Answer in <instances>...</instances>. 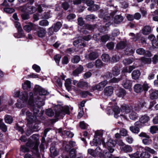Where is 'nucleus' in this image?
I'll return each instance as SVG.
<instances>
[{"label": "nucleus", "mask_w": 158, "mask_h": 158, "mask_svg": "<svg viewBox=\"0 0 158 158\" xmlns=\"http://www.w3.org/2000/svg\"><path fill=\"white\" fill-rule=\"evenodd\" d=\"M150 119L149 117L147 114H145L141 116L139 122H141V124L142 123H145L148 122Z\"/></svg>", "instance_id": "25"}, {"label": "nucleus", "mask_w": 158, "mask_h": 158, "mask_svg": "<svg viewBox=\"0 0 158 158\" xmlns=\"http://www.w3.org/2000/svg\"><path fill=\"white\" fill-rule=\"evenodd\" d=\"M126 94V91L123 89H119L117 93V95L119 97L123 98Z\"/></svg>", "instance_id": "40"}, {"label": "nucleus", "mask_w": 158, "mask_h": 158, "mask_svg": "<svg viewBox=\"0 0 158 158\" xmlns=\"http://www.w3.org/2000/svg\"><path fill=\"white\" fill-rule=\"evenodd\" d=\"M118 11V8L117 6H114L112 5H110L107 8V12L112 16H114Z\"/></svg>", "instance_id": "11"}, {"label": "nucleus", "mask_w": 158, "mask_h": 158, "mask_svg": "<svg viewBox=\"0 0 158 158\" xmlns=\"http://www.w3.org/2000/svg\"><path fill=\"white\" fill-rule=\"evenodd\" d=\"M129 117L130 119L132 120H135L137 118L138 116V114L132 110L129 113Z\"/></svg>", "instance_id": "34"}, {"label": "nucleus", "mask_w": 158, "mask_h": 158, "mask_svg": "<svg viewBox=\"0 0 158 158\" xmlns=\"http://www.w3.org/2000/svg\"><path fill=\"white\" fill-rule=\"evenodd\" d=\"M123 20V18L121 15H116L114 18V21L116 24H119Z\"/></svg>", "instance_id": "23"}, {"label": "nucleus", "mask_w": 158, "mask_h": 158, "mask_svg": "<svg viewBox=\"0 0 158 158\" xmlns=\"http://www.w3.org/2000/svg\"><path fill=\"white\" fill-rule=\"evenodd\" d=\"M112 155L109 152H104V153L103 154L102 156L104 158H112Z\"/></svg>", "instance_id": "64"}, {"label": "nucleus", "mask_w": 158, "mask_h": 158, "mask_svg": "<svg viewBox=\"0 0 158 158\" xmlns=\"http://www.w3.org/2000/svg\"><path fill=\"white\" fill-rule=\"evenodd\" d=\"M73 45L74 46L80 48L85 47L86 44L82 39H77L73 42Z\"/></svg>", "instance_id": "12"}, {"label": "nucleus", "mask_w": 158, "mask_h": 158, "mask_svg": "<svg viewBox=\"0 0 158 158\" xmlns=\"http://www.w3.org/2000/svg\"><path fill=\"white\" fill-rule=\"evenodd\" d=\"M101 141L99 138H96L94 139L90 144L91 146H98L101 144Z\"/></svg>", "instance_id": "30"}, {"label": "nucleus", "mask_w": 158, "mask_h": 158, "mask_svg": "<svg viewBox=\"0 0 158 158\" xmlns=\"http://www.w3.org/2000/svg\"><path fill=\"white\" fill-rule=\"evenodd\" d=\"M132 110V107L127 105H123L121 107V111L125 114L129 113Z\"/></svg>", "instance_id": "15"}, {"label": "nucleus", "mask_w": 158, "mask_h": 158, "mask_svg": "<svg viewBox=\"0 0 158 158\" xmlns=\"http://www.w3.org/2000/svg\"><path fill=\"white\" fill-rule=\"evenodd\" d=\"M136 52L137 54L139 55H145L148 57H150L152 56V54L149 51H146L143 48H142L137 49L136 50Z\"/></svg>", "instance_id": "16"}, {"label": "nucleus", "mask_w": 158, "mask_h": 158, "mask_svg": "<svg viewBox=\"0 0 158 158\" xmlns=\"http://www.w3.org/2000/svg\"><path fill=\"white\" fill-rule=\"evenodd\" d=\"M33 145L32 144L31 142H28L26 143V146L23 145L21 146V150L23 152H28L29 151V149L28 147L29 148H32Z\"/></svg>", "instance_id": "19"}, {"label": "nucleus", "mask_w": 158, "mask_h": 158, "mask_svg": "<svg viewBox=\"0 0 158 158\" xmlns=\"http://www.w3.org/2000/svg\"><path fill=\"white\" fill-rule=\"evenodd\" d=\"M76 150L72 149L69 152V156L71 158H75L76 157Z\"/></svg>", "instance_id": "58"}, {"label": "nucleus", "mask_w": 158, "mask_h": 158, "mask_svg": "<svg viewBox=\"0 0 158 158\" xmlns=\"http://www.w3.org/2000/svg\"><path fill=\"white\" fill-rule=\"evenodd\" d=\"M144 150L145 151L143 152L140 154V157L141 158H150V155L147 152H148L152 154H154L156 153V151L153 149L148 147H145Z\"/></svg>", "instance_id": "5"}, {"label": "nucleus", "mask_w": 158, "mask_h": 158, "mask_svg": "<svg viewBox=\"0 0 158 158\" xmlns=\"http://www.w3.org/2000/svg\"><path fill=\"white\" fill-rule=\"evenodd\" d=\"M77 86L80 88L87 89L89 86V85L87 82L80 81L77 83Z\"/></svg>", "instance_id": "26"}, {"label": "nucleus", "mask_w": 158, "mask_h": 158, "mask_svg": "<svg viewBox=\"0 0 158 158\" xmlns=\"http://www.w3.org/2000/svg\"><path fill=\"white\" fill-rule=\"evenodd\" d=\"M28 98V95L27 92L21 93L19 99L17 100V102L15 104L16 107L19 109L24 107L27 103Z\"/></svg>", "instance_id": "3"}, {"label": "nucleus", "mask_w": 158, "mask_h": 158, "mask_svg": "<svg viewBox=\"0 0 158 158\" xmlns=\"http://www.w3.org/2000/svg\"><path fill=\"white\" fill-rule=\"evenodd\" d=\"M55 145L56 143L55 142H53L51 145L50 150L52 157H55L58 154V152L55 148Z\"/></svg>", "instance_id": "17"}, {"label": "nucleus", "mask_w": 158, "mask_h": 158, "mask_svg": "<svg viewBox=\"0 0 158 158\" xmlns=\"http://www.w3.org/2000/svg\"><path fill=\"white\" fill-rule=\"evenodd\" d=\"M110 37V35L106 34L102 36L101 37V40L103 43H105L109 39Z\"/></svg>", "instance_id": "46"}, {"label": "nucleus", "mask_w": 158, "mask_h": 158, "mask_svg": "<svg viewBox=\"0 0 158 158\" xmlns=\"http://www.w3.org/2000/svg\"><path fill=\"white\" fill-rule=\"evenodd\" d=\"M95 19V16L93 14L87 15L85 18V19L87 21L94 20Z\"/></svg>", "instance_id": "61"}, {"label": "nucleus", "mask_w": 158, "mask_h": 158, "mask_svg": "<svg viewBox=\"0 0 158 158\" xmlns=\"http://www.w3.org/2000/svg\"><path fill=\"white\" fill-rule=\"evenodd\" d=\"M62 24L60 22H58L54 24V26H52L49 28V33L52 34L53 31L57 32L60 28Z\"/></svg>", "instance_id": "9"}, {"label": "nucleus", "mask_w": 158, "mask_h": 158, "mask_svg": "<svg viewBox=\"0 0 158 158\" xmlns=\"http://www.w3.org/2000/svg\"><path fill=\"white\" fill-rule=\"evenodd\" d=\"M141 122L137 121L135 122V125L130 127V130L133 133L138 134L140 131V128L141 127Z\"/></svg>", "instance_id": "8"}, {"label": "nucleus", "mask_w": 158, "mask_h": 158, "mask_svg": "<svg viewBox=\"0 0 158 158\" xmlns=\"http://www.w3.org/2000/svg\"><path fill=\"white\" fill-rule=\"evenodd\" d=\"M126 46L127 44L126 42L124 41H121L117 44L116 48L118 49H124Z\"/></svg>", "instance_id": "31"}, {"label": "nucleus", "mask_w": 158, "mask_h": 158, "mask_svg": "<svg viewBox=\"0 0 158 158\" xmlns=\"http://www.w3.org/2000/svg\"><path fill=\"white\" fill-rule=\"evenodd\" d=\"M122 84L123 86L126 89H128L130 91L131 89L132 83L131 81L128 79L127 78H125L123 80Z\"/></svg>", "instance_id": "14"}, {"label": "nucleus", "mask_w": 158, "mask_h": 158, "mask_svg": "<svg viewBox=\"0 0 158 158\" xmlns=\"http://www.w3.org/2000/svg\"><path fill=\"white\" fill-rule=\"evenodd\" d=\"M35 33L39 37L42 38L45 37L47 32L45 28L39 27L37 29Z\"/></svg>", "instance_id": "10"}, {"label": "nucleus", "mask_w": 158, "mask_h": 158, "mask_svg": "<svg viewBox=\"0 0 158 158\" xmlns=\"http://www.w3.org/2000/svg\"><path fill=\"white\" fill-rule=\"evenodd\" d=\"M26 114L27 117V120L29 123L31 124L34 122L36 119L37 114H35L34 113L32 114L27 109L24 108L22 110L21 114L24 115Z\"/></svg>", "instance_id": "4"}, {"label": "nucleus", "mask_w": 158, "mask_h": 158, "mask_svg": "<svg viewBox=\"0 0 158 158\" xmlns=\"http://www.w3.org/2000/svg\"><path fill=\"white\" fill-rule=\"evenodd\" d=\"M33 24H26L23 26V28L24 30L27 32H30L32 29Z\"/></svg>", "instance_id": "49"}, {"label": "nucleus", "mask_w": 158, "mask_h": 158, "mask_svg": "<svg viewBox=\"0 0 158 158\" xmlns=\"http://www.w3.org/2000/svg\"><path fill=\"white\" fill-rule=\"evenodd\" d=\"M99 55L98 52L94 51L90 52L89 54L86 55L85 57L87 59L93 60L96 59Z\"/></svg>", "instance_id": "13"}, {"label": "nucleus", "mask_w": 158, "mask_h": 158, "mask_svg": "<svg viewBox=\"0 0 158 158\" xmlns=\"http://www.w3.org/2000/svg\"><path fill=\"white\" fill-rule=\"evenodd\" d=\"M148 88V85L146 83L143 85L140 84H135L134 87L135 91L137 93H139L143 90L147 91Z\"/></svg>", "instance_id": "6"}, {"label": "nucleus", "mask_w": 158, "mask_h": 158, "mask_svg": "<svg viewBox=\"0 0 158 158\" xmlns=\"http://www.w3.org/2000/svg\"><path fill=\"white\" fill-rule=\"evenodd\" d=\"M140 72L138 70H134L132 73L131 76L133 79L136 80L138 79L140 75Z\"/></svg>", "instance_id": "27"}, {"label": "nucleus", "mask_w": 158, "mask_h": 158, "mask_svg": "<svg viewBox=\"0 0 158 158\" xmlns=\"http://www.w3.org/2000/svg\"><path fill=\"white\" fill-rule=\"evenodd\" d=\"M116 144L115 141L112 140V139H110L106 143V145L109 147H113L115 146Z\"/></svg>", "instance_id": "42"}, {"label": "nucleus", "mask_w": 158, "mask_h": 158, "mask_svg": "<svg viewBox=\"0 0 158 158\" xmlns=\"http://www.w3.org/2000/svg\"><path fill=\"white\" fill-rule=\"evenodd\" d=\"M103 20L106 27H109L112 23L111 18L108 16H105L103 18Z\"/></svg>", "instance_id": "20"}, {"label": "nucleus", "mask_w": 158, "mask_h": 158, "mask_svg": "<svg viewBox=\"0 0 158 158\" xmlns=\"http://www.w3.org/2000/svg\"><path fill=\"white\" fill-rule=\"evenodd\" d=\"M39 24L41 26L45 27L49 25V22L46 20H42L39 22Z\"/></svg>", "instance_id": "54"}, {"label": "nucleus", "mask_w": 158, "mask_h": 158, "mask_svg": "<svg viewBox=\"0 0 158 158\" xmlns=\"http://www.w3.org/2000/svg\"><path fill=\"white\" fill-rule=\"evenodd\" d=\"M112 72L113 75L117 76L120 74V70L119 67L117 66H115L113 68Z\"/></svg>", "instance_id": "41"}, {"label": "nucleus", "mask_w": 158, "mask_h": 158, "mask_svg": "<svg viewBox=\"0 0 158 158\" xmlns=\"http://www.w3.org/2000/svg\"><path fill=\"white\" fill-rule=\"evenodd\" d=\"M140 60L143 63L145 64H150L151 61V58H146L144 57H141Z\"/></svg>", "instance_id": "43"}, {"label": "nucleus", "mask_w": 158, "mask_h": 158, "mask_svg": "<svg viewBox=\"0 0 158 158\" xmlns=\"http://www.w3.org/2000/svg\"><path fill=\"white\" fill-rule=\"evenodd\" d=\"M152 29L151 27L148 25L144 26L142 30V33L145 35L150 34L152 31Z\"/></svg>", "instance_id": "21"}, {"label": "nucleus", "mask_w": 158, "mask_h": 158, "mask_svg": "<svg viewBox=\"0 0 158 158\" xmlns=\"http://www.w3.org/2000/svg\"><path fill=\"white\" fill-rule=\"evenodd\" d=\"M146 103L143 100H141L138 105V107L137 106H135V110H139L144 106L146 107Z\"/></svg>", "instance_id": "29"}, {"label": "nucleus", "mask_w": 158, "mask_h": 158, "mask_svg": "<svg viewBox=\"0 0 158 158\" xmlns=\"http://www.w3.org/2000/svg\"><path fill=\"white\" fill-rule=\"evenodd\" d=\"M80 59L81 58L80 56L76 55L73 56L71 60V61L73 63H77L80 61Z\"/></svg>", "instance_id": "53"}, {"label": "nucleus", "mask_w": 158, "mask_h": 158, "mask_svg": "<svg viewBox=\"0 0 158 158\" xmlns=\"http://www.w3.org/2000/svg\"><path fill=\"white\" fill-rule=\"evenodd\" d=\"M3 10L7 14H11L14 12L15 11L14 9L8 7H6L4 8Z\"/></svg>", "instance_id": "56"}, {"label": "nucleus", "mask_w": 158, "mask_h": 158, "mask_svg": "<svg viewBox=\"0 0 158 158\" xmlns=\"http://www.w3.org/2000/svg\"><path fill=\"white\" fill-rule=\"evenodd\" d=\"M94 153L96 156H98L101 157H102L103 152L100 147H98L95 149Z\"/></svg>", "instance_id": "32"}, {"label": "nucleus", "mask_w": 158, "mask_h": 158, "mask_svg": "<svg viewBox=\"0 0 158 158\" xmlns=\"http://www.w3.org/2000/svg\"><path fill=\"white\" fill-rule=\"evenodd\" d=\"M5 121L6 123L10 124L13 122V118L12 117L9 115H6L5 118Z\"/></svg>", "instance_id": "44"}, {"label": "nucleus", "mask_w": 158, "mask_h": 158, "mask_svg": "<svg viewBox=\"0 0 158 158\" xmlns=\"http://www.w3.org/2000/svg\"><path fill=\"white\" fill-rule=\"evenodd\" d=\"M64 134H66V136L69 138H72L74 135V134L70 131H64Z\"/></svg>", "instance_id": "63"}, {"label": "nucleus", "mask_w": 158, "mask_h": 158, "mask_svg": "<svg viewBox=\"0 0 158 158\" xmlns=\"http://www.w3.org/2000/svg\"><path fill=\"white\" fill-rule=\"evenodd\" d=\"M18 33H15L14 35V36L15 38H19L25 37L22 28H19V30H18Z\"/></svg>", "instance_id": "28"}, {"label": "nucleus", "mask_w": 158, "mask_h": 158, "mask_svg": "<svg viewBox=\"0 0 158 158\" xmlns=\"http://www.w3.org/2000/svg\"><path fill=\"white\" fill-rule=\"evenodd\" d=\"M35 93H38L40 96H44L49 94L48 92L38 85H36L34 89Z\"/></svg>", "instance_id": "7"}, {"label": "nucleus", "mask_w": 158, "mask_h": 158, "mask_svg": "<svg viewBox=\"0 0 158 158\" xmlns=\"http://www.w3.org/2000/svg\"><path fill=\"white\" fill-rule=\"evenodd\" d=\"M95 65L97 68H101L103 65V63L101 60L98 59L95 61Z\"/></svg>", "instance_id": "55"}, {"label": "nucleus", "mask_w": 158, "mask_h": 158, "mask_svg": "<svg viewBox=\"0 0 158 158\" xmlns=\"http://www.w3.org/2000/svg\"><path fill=\"white\" fill-rule=\"evenodd\" d=\"M82 1L84 3L86 4L87 6L89 7L94 4V2L91 0H83Z\"/></svg>", "instance_id": "60"}, {"label": "nucleus", "mask_w": 158, "mask_h": 158, "mask_svg": "<svg viewBox=\"0 0 158 158\" xmlns=\"http://www.w3.org/2000/svg\"><path fill=\"white\" fill-rule=\"evenodd\" d=\"M31 137L32 139L34 140L35 141V142H31L32 144H33V145L34 144H35L37 142L39 143V144H40V142L39 141V137L38 135L36 134H34L32 135Z\"/></svg>", "instance_id": "33"}, {"label": "nucleus", "mask_w": 158, "mask_h": 158, "mask_svg": "<svg viewBox=\"0 0 158 158\" xmlns=\"http://www.w3.org/2000/svg\"><path fill=\"white\" fill-rule=\"evenodd\" d=\"M149 92L151 99H154L158 98V90L151 89Z\"/></svg>", "instance_id": "22"}, {"label": "nucleus", "mask_w": 158, "mask_h": 158, "mask_svg": "<svg viewBox=\"0 0 158 158\" xmlns=\"http://www.w3.org/2000/svg\"><path fill=\"white\" fill-rule=\"evenodd\" d=\"M39 143L37 142L35 144H34L32 152L37 157H39L40 155V153L38 150Z\"/></svg>", "instance_id": "24"}, {"label": "nucleus", "mask_w": 158, "mask_h": 158, "mask_svg": "<svg viewBox=\"0 0 158 158\" xmlns=\"http://www.w3.org/2000/svg\"><path fill=\"white\" fill-rule=\"evenodd\" d=\"M76 17V15L75 14L73 13L70 14L67 16V19L68 21H70L75 19Z\"/></svg>", "instance_id": "62"}, {"label": "nucleus", "mask_w": 158, "mask_h": 158, "mask_svg": "<svg viewBox=\"0 0 158 158\" xmlns=\"http://www.w3.org/2000/svg\"><path fill=\"white\" fill-rule=\"evenodd\" d=\"M99 9L98 5L96 4H93L91 6H89L88 8V10L90 11H94L98 10Z\"/></svg>", "instance_id": "45"}, {"label": "nucleus", "mask_w": 158, "mask_h": 158, "mask_svg": "<svg viewBox=\"0 0 158 158\" xmlns=\"http://www.w3.org/2000/svg\"><path fill=\"white\" fill-rule=\"evenodd\" d=\"M55 112L51 109H47L46 111V114L49 117H52L55 114L56 119L58 120V117H63L66 114L69 113V108L68 106H62L60 105L57 106L55 107Z\"/></svg>", "instance_id": "2"}, {"label": "nucleus", "mask_w": 158, "mask_h": 158, "mask_svg": "<svg viewBox=\"0 0 158 158\" xmlns=\"http://www.w3.org/2000/svg\"><path fill=\"white\" fill-rule=\"evenodd\" d=\"M134 60V59L133 58L131 59L127 58L123 60V63L125 65H127L131 64Z\"/></svg>", "instance_id": "47"}, {"label": "nucleus", "mask_w": 158, "mask_h": 158, "mask_svg": "<svg viewBox=\"0 0 158 158\" xmlns=\"http://www.w3.org/2000/svg\"><path fill=\"white\" fill-rule=\"evenodd\" d=\"M143 143L145 145H149L152 142V140L150 139L149 136L148 138H146L142 140Z\"/></svg>", "instance_id": "50"}, {"label": "nucleus", "mask_w": 158, "mask_h": 158, "mask_svg": "<svg viewBox=\"0 0 158 158\" xmlns=\"http://www.w3.org/2000/svg\"><path fill=\"white\" fill-rule=\"evenodd\" d=\"M23 88L25 90H28L31 88V82L30 81H27L22 85Z\"/></svg>", "instance_id": "37"}, {"label": "nucleus", "mask_w": 158, "mask_h": 158, "mask_svg": "<svg viewBox=\"0 0 158 158\" xmlns=\"http://www.w3.org/2000/svg\"><path fill=\"white\" fill-rule=\"evenodd\" d=\"M113 88L112 86L106 87L104 89L103 91L104 94L107 96H110L113 94Z\"/></svg>", "instance_id": "18"}, {"label": "nucleus", "mask_w": 158, "mask_h": 158, "mask_svg": "<svg viewBox=\"0 0 158 158\" xmlns=\"http://www.w3.org/2000/svg\"><path fill=\"white\" fill-rule=\"evenodd\" d=\"M150 132L152 134H154L158 131V127L156 126H151L150 128Z\"/></svg>", "instance_id": "59"}, {"label": "nucleus", "mask_w": 158, "mask_h": 158, "mask_svg": "<svg viewBox=\"0 0 158 158\" xmlns=\"http://www.w3.org/2000/svg\"><path fill=\"white\" fill-rule=\"evenodd\" d=\"M122 150L125 152H130L132 151V148L130 146L127 145L122 148Z\"/></svg>", "instance_id": "38"}, {"label": "nucleus", "mask_w": 158, "mask_h": 158, "mask_svg": "<svg viewBox=\"0 0 158 158\" xmlns=\"http://www.w3.org/2000/svg\"><path fill=\"white\" fill-rule=\"evenodd\" d=\"M95 25H90L88 24H86L85 25L84 27L85 29H87L90 30H93L96 27Z\"/></svg>", "instance_id": "52"}, {"label": "nucleus", "mask_w": 158, "mask_h": 158, "mask_svg": "<svg viewBox=\"0 0 158 158\" xmlns=\"http://www.w3.org/2000/svg\"><path fill=\"white\" fill-rule=\"evenodd\" d=\"M0 129L4 132L7 131V128L6 126L3 123L2 120H0Z\"/></svg>", "instance_id": "48"}, {"label": "nucleus", "mask_w": 158, "mask_h": 158, "mask_svg": "<svg viewBox=\"0 0 158 158\" xmlns=\"http://www.w3.org/2000/svg\"><path fill=\"white\" fill-rule=\"evenodd\" d=\"M71 80L70 79H68L65 81V86L67 89H69L71 87Z\"/></svg>", "instance_id": "57"}, {"label": "nucleus", "mask_w": 158, "mask_h": 158, "mask_svg": "<svg viewBox=\"0 0 158 158\" xmlns=\"http://www.w3.org/2000/svg\"><path fill=\"white\" fill-rule=\"evenodd\" d=\"M102 60L105 62H108L110 61V57L107 54H103L102 56Z\"/></svg>", "instance_id": "39"}, {"label": "nucleus", "mask_w": 158, "mask_h": 158, "mask_svg": "<svg viewBox=\"0 0 158 158\" xmlns=\"http://www.w3.org/2000/svg\"><path fill=\"white\" fill-rule=\"evenodd\" d=\"M83 69V67L82 66L80 65L79 67L76 69L73 72V75L74 76H77L79 73H81Z\"/></svg>", "instance_id": "35"}, {"label": "nucleus", "mask_w": 158, "mask_h": 158, "mask_svg": "<svg viewBox=\"0 0 158 158\" xmlns=\"http://www.w3.org/2000/svg\"><path fill=\"white\" fill-rule=\"evenodd\" d=\"M30 98L28 100V104L31 106V109L35 114L39 112L40 108L44 105L45 97L44 96H37L33 99V93H30Z\"/></svg>", "instance_id": "1"}, {"label": "nucleus", "mask_w": 158, "mask_h": 158, "mask_svg": "<svg viewBox=\"0 0 158 158\" xmlns=\"http://www.w3.org/2000/svg\"><path fill=\"white\" fill-rule=\"evenodd\" d=\"M101 85L99 83L95 86H92L90 89L91 91L93 92L96 90L101 91L103 89Z\"/></svg>", "instance_id": "36"}, {"label": "nucleus", "mask_w": 158, "mask_h": 158, "mask_svg": "<svg viewBox=\"0 0 158 158\" xmlns=\"http://www.w3.org/2000/svg\"><path fill=\"white\" fill-rule=\"evenodd\" d=\"M27 10L29 14H32L36 11V9L35 7L31 6L27 8Z\"/></svg>", "instance_id": "51"}]
</instances>
